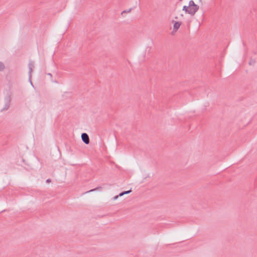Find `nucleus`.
I'll return each instance as SVG.
<instances>
[{"label":"nucleus","mask_w":257,"mask_h":257,"mask_svg":"<svg viewBox=\"0 0 257 257\" xmlns=\"http://www.w3.org/2000/svg\"><path fill=\"white\" fill-rule=\"evenodd\" d=\"M119 196V195H116V196H114V197L113 198V200H116V199L118 198V197Z\"/></svg>","instance_id":"9d476101"},{"label":"nucleus","mask_w":257,"mask_h":257,"mask_svg":"<svg viewBox=\"0 0 257 257\" xmlns=\"http://www.w3.org/2000/svg\"><path fill=\"white\" fill-rule=\"evenodd\" d=\"M131 10H132V9H130L128 11H123L122 12V14L124 13H129L131 11Z\"/></svg>","instance_id":"1a4fd4ad"},{"label":"nucleus","mask_w":257,"mask_h":257,"mask_svg":"<svg viewBox=\"0 0 257 257\" xmlns=\"http://www.w3.org/2000/svg\"><path fill=\"white\" fill-rule=\"evenodd\" d=\"M48 75H49V76H52V75H51V74H50V73H49V74H48Z\"/></svg>","instance_id":"f8f14e48"},{"label":"nucleus","mask_w":257,"mask_h":257,"mask_svg":"<svg viewBox=\"0 0 257 257\" xmlns=\"http://www.w3.org/2000/svg\"><path fill=\"white\" fill-rule=\"evenodd\" d=\"M200 1H201V0H199Z\"/></svg>","instance_id":"ddd939ff"},{"label":"nucleus","mask_w":257,"mask_h":257,"mask_svg":"<svg viewBox=\"0 0 257 257\" xmlns=\"http://www.w3.org/2000/svg\"><path fill=\"white\" fill-rule=\"evenodd\" d=\"M51 181V179H47V180H46V182H47V183H49V182H50Z\"/></svg>","instance_id":"9b49d317"},{"label":"nucleus","mask_w":257,"mask_h":257,"mask_svg":"<svg viewBox=\"0 0 257 257\" xmlns=\"http://www.w3.org/2000/svg\"><path fill=\"white\" fill-rule=\"evenodd\" d=\"M81 138L83 142L85 144H88L89 143V138L88 135L86 133H83L81 135Z\"/></svg>","instance_id":"f03ea898"},{"label":"nucleus","mask_w":257,"mask_h":257,"mask_svg":"<svg viewBox=\"0 0 257 257\" xmlns=\"http://www.w3.org/2000/svg\"><path fill=\"white\" fill-rule=\"evenodd\" d=\"M33 67H34V65H33V62L30 61L29 63V79H30V81H31V73H32V70H33Z\"/></svg>","instance_id":"20e7f679"},{"label":"nucleus","mask_w":257,"mask_h":257,"mask_svg":"<svg viewBox=\"0 0 257 257\" xmlns=\"http://www.w3.org/2000/svg\"><path fill=\"white\" fill-rule=\"evenodd\" d=\"M6 100H7V103L6 104L5 107L3 108L2 110H7L9 108V106H10V101H11L10 95H9L6 98Z\"/></svg>","instance_id":"7ed1b4c3"},{"label":"nucleus","mask_w":257,"mask_h":257,"mask_svg":"<svg viewBox=\"0 0 257 257\" xmlns=\"http://www.w3.org/2000/svg\"><path fill=\"white\" fill-rule=\"evenodd\" d=\"M131 191H131V190H128V191H124V192H123L120 193L119 194V196H123V195H124V194H128V193H130Z\"/></svg>","instance_id":"0eeeda50"},{"label":"nucleus","mask_w":257,"mask_h":257,"mask_svg":"<svg viewBox=\"0 0 257 257\" xmlns=\"http://www.w3.org/2000/svg\"><path fill=\"white\" fill-rule=\"evenodd\" d=\"M181 24V22H176L174 23V26H173L174 31L176 32L179 29V27H180Z\"/></svg>","instance_id":"39448f33"},{"label":"nucleus","mask_w":257,"mask_h":257,"mask_svg":"<svg viewBox=\"0 0 257 257\" xmlns=\"http://www.w3.org/2000/svg\"><path fill=\"white\" fill-rule=\"evenodd\" d=\"M199 9V6L195 4L193 0H191L189 2V5L188 6H183L182 10L185 11L186 13L193 16L198 11Z\"/></svg>","instance_id":"f257e3e1"},{"label":"nucleus","mask_w":257,"mask_h":257,"mask_svg":"<svg viewBox=\"0 0 257 257\" xmlns=\"http://www.w3.org/2000/svg\"><path fill=\"white\" fill-rule=\"evenodd\" d=\"M98 188H95V189H91V190H89V191H87V192H86V193H89V192H92V191H95V190H97V189H98Z\"/></svg>","instance_id":"6e6552de"},{"label":"nucleus","mask_w":257,"mask_h":257,"mask_svg":"<svg viewBox=\"0 0 257 257\" xmlns=\"http://www.w3.org/2000/svg\"><path fill=\"white\" fill-rule=\"evenodd\" d=\"M5 68V66L4 65V64L2 62H0V71H3Z\"/></svg>","instance_id":"423d86ee"}]
</instances>
